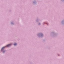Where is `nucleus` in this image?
I'll return each instance as SVG.
<instances>
[{"mask_svg": "<svg viewBox=\"0 0 64 64\" xmlns=\"http://www.w3.org/2000/svg\"><path fill=\"white\" fill-rule=\"evenodd\" d=\"M11 46V44H9L7 46H6L7 47H9V46Z\"/></svg>", "mask_w": 64, "mask_h": 64, "instance_id": "obj_1", "label": "nucleus"}, {"mask_svg": "<svg viewBox=\"0 0 64 64\" xmlns=\"http://www.w3.org/2000/svg\"><path fill=\"white\" fill-rule=\"evenodd\" d=\"M4 52H5V51H4V52H3V53H4Z\"/></svg>", "mask_w": 64, "mask_h": 64, "instance_id": "obj_4", "label": "nucleus"}, {"mask_svg": "<svg viewBox=\"0 0 64 64\" xmlns=\"http://www.w3.org/2000/svg\"><path fill=\"white\" fill-rule=\"evenodd\" d=\"M16 45H17V44L16 43H15L14 44V46H16Z\"/></svg>", "mask_w": 64, "mask_h": 64, "instance_id": "obj_3", "label": "nucleus"}, {"mask_svg": "<svg viewBox=\"0 0 64 64\" xmlns=\"http://www.w3.org/2000/svg\"><path fill=\"white\" fill-rule=\"evenodd\" d=\"M5 47H4L2 48V50H3V49H4V48H5Z\"/></svg>", "mask_w": 64, "mask_h": 64, "instance_id": "obj_2", "label": "nucleus"}]
</instances>
